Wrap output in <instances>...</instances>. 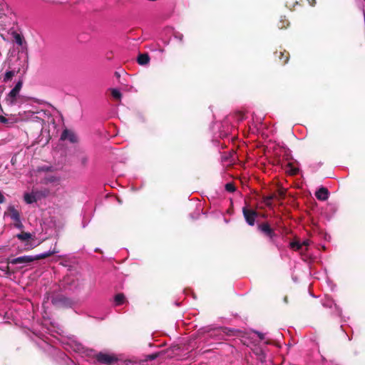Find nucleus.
<instances>
[{
	"instance_id": "5701e85b",
	"label": "nucleus",
	"mask_w": 365,
	"mask_h": 365,
	"mask_svg": "<svg viewBox=\"0 0 365 365\" xmlns=\"http://www.w3.org/2000/svg\"><path fill=\"white\" fill-rule=\"evenodd\" d=\"M111 95H112L113 98L116 100H120V98L122 97L121 93L118 89H115V88H113L111 90Z\"/></svg>"
},
{
	"instance_id": "0eeeda50",
	"label": "nucleus",
	"mask_w": 365,
	"mask_h": 365,
	"mask_svg": "<svg viewBox=\"0 0 365 365\" xmlns=\"http://www.w3.org/2000/svg\"><path fill=\"white\" fill-rule=\"evenodd\" d=\"M274 58L278 59L281 65H285L289 59V53L286 50H279L274 53Z\"/></svg>"
},
{
	"instance_id": "9d476101",
	"label": "nucleus",
	"mask_w": 365,
	"mask_h": 365,
	"mask_svg": "<svg viewBox=\"0 0 365 365\" xmlns=\"http://www.w3.org/2000/svg\"><path fill=\"white\" fill-rule=\"evenodd\" d=\"M19 93L17 91H15V90L12 89L7 96L6 97V103L9 106H13L16 103V97L19 95Z\"/></svg>"
},
{
	"instance_id": "4be33fe9",
	"label": "nucleus",
	"mask_w": 365,
	"mask_h": 365,
	"mask_svg": "<svg viewBox=\"0 0 365 365\" xmlns=\"http://www.w3.org/2000/svg\"><path fill=\"white\" fill-rule=\"evenodd\" d=\"M15 74H16V72L14 71H6L4 75V82H7V81L11 80V78L15 76Z\"/></svg>"
},
{
	"instance_id": "473e14b6",
	"label": "nucleus",
	"mask_w": 365,
	"mask_h": 365,
	"mask_svg": "<svg viewBox=\"0 0 365 365\" xmlns=\"http://www.w3.org/2000/svg\"><path fill=\"white\" fill-rule=\"evenodd\" d=\"M5 200H6L5 197L4 196V195L0 191V204L4 203L5 202Z\"/></svg>"
},
{
	"instance_id": "aec40b11",
	"label": "nucleus",
	"mask_w": 365,
	"mask_h": 365,
	"mask_svg": "<svg viewBox=\"0 0 365 365\" xmlns=\"http://www.w3.org/2000/svg\"><path fill=\"white\" fill-rule=\"evenodd\" d=\"M9 9L8 6L3 1L0 0V18L6 15V11Z\"/></svg>"
},
{
	"instance_id": "412c9836",
	"label": "nucleus",
	"mask_w": 365,
	"mask_h": 365,
	"mask_svg": "<svg viewBox=\"0 0 365 365\" xmlns=\"http://www.w3.org/2000/svg\"><path fill=\"white\" fill-rule=\"evenodd\" d=\"M79 162L83 168H86L88 165V157L85 154H82L79 157Z\"/></svg>"
},
{
	"instance_id": "39448f33",
	"label": "nucleus",
	"mask_w": 365,
	"mask_h": 365,
	"mask_svg": "<svg viewBox=\"0 0 365 365\" xmlns=\"http://www.w3.org/2000/svg\"><path fill=\"white\" fill-rule=\"evenodd\" d=\"M242 214L246 222L250 226H254L255 220L258 217L259 213L253 209L245 206L242 207Z\"/></svg>"
},
{
	"instance_id": "f8f14e48",
	"label": "nucleus",
	"mask_w": 365,
	"mask_h": 365,
	"mask_svg": "<svg viewBox=\"0 0 365 365\" xmlns=\"http://www.w3.org/2000/svg\"><path fill=\"white\" fill-rule=\"evenodd\" d=\"M150 56L148 53H140L137 58V62L141 66L147 65L150 62Z\"/></svg>"
},
{
	"instance_id": "393cba45",
	"label": "nucleus",
	"mask_w": 365,
	"mask_h": 365,
	"mask_svg": "<svg viewBox=\"0 0 365 365\" xmlns=\"http://www.w3.org/2000/svg\"><path fill=\"white\" fill-rule=\"evenodd\" d=\"M290 247L294 250H299L302 247V245L298 241L290 242Z\"/></svg>"
},
{
	"instance_id": "b1692460",
	"label": "nucleus",
	"mask_w": 365,
	"mask_h": 365,
	"mask_svg": "<svg viewBox=\"0 0 365 365\" xmlns=\"http://www.w3.org/2000/svg\"><path fill=\"white\" fill-rule=\"evenodd\" d=\"M225 190L229 192H233L236 190V187L233 182H228L225 186Z\"/></svg>"
},
{
	"instance_id": "58836bf2",
	"label": "nucleus",
	"mask_w": 365,
	"mask_h": 365,
	"mask_svg": "<svg viewBox=\"0 0 365 365\" xmlns=\"http://www.w3.org/2000/svg\"><path fill=\"white\" fill-rule=\"evenodd\" d=\"M365 1V0H364Z\"/></svg>"
},
{
	"instance_id": "f03ea898",
	"label": "nucleus",
	"mask_w": 365,
	"mask_h": 365,
	"mask_svg": "<svg viewBox=\"0 0 365 365\" xmlns=\"http://www.w3.org/2000/svg\"><path fill=\"white\" fill-rule=\"evenodd\" d=\"M51 301L56 308L70 307L72 305V300L61 294L52 295Z\"/></svg>"
},
{
	"instance_id": "bb28decb",
	"label": "nucleus",
	"mask_w": 365,
	"mask_h": 365,
	"mask_svg": "<svg viewBox=\"0 0 365 365\" xmlns=\"http://www.w3.org/2000/svg\"><path fill=\"white\" fill-rule=\"evenodd\" d=\"M36 194L39 195L40 196H42L43 197H46L48 196H49L50 195V191L49 190L45 188L43 189V190H41L39 192H37Z\"/></svg>"
},
{
	"instance_id": "4468645a",
	"label": "nucleus",
	"mask_w": 365,
	"mask_h": 365,
	"mask_svg": "<svg viewBox=\"0 0 365 365\" xmlns=\"http://www.w3.org/2000/svg\"><path fill=\"white\" fill-rule=\"evenodd\" d=\"M76 279L73 276H67L64 278V287H71L76 286Z\"/></svg>"
},
{
	"instance_id": "6ab92c4d",
	"label": "nucleus",
	"mask_w": 365,
	"mask_h": 365,
	"mask_svg": "<svg viewBox=\"0 0 365 365\" xmlns=\"http://www.w3.org/2000/svg\"><path fill=\"white\" fill-rule=\"evenodd\" d=\"M289 25V21L285 17H281L277 26L280 29H286Z\"/></svg>"
},
{
	"instance_id": "1a4fd4ad",
	"label": "nucleus",
	"mask_w": 365,
	"mask_h": 365,
	"mask_svg": "<svg viewBox=\"0 0 365 365\" xmlns=\"http://www.w3.org/2000/svg\"><path fill=\"white\" fill-rule=\"evenodd\" d=\"M315 196L319 200L325 201L329 197V191L327 188L322 187L315 192Z\"/></svg>"
},
{
	"instance_id": "a878e982",
	"label": "nucleus",
	"mask_w": 365,
	"mask_h": 365,
	"mask_svg": "<svg viewBox=\"0 0 365 365\" xmlns=\"http://www.w3.org/2000/svg\"><path fill=\"white\" fill-rule=\"evenodd\" d=\"M277 195V198L276 200H281V199H283L285 197V194H286V192L285 190H282V189H279L277 191V193H275Z\"/></svg>"
},
{
	"instance_id": "c85d7f7f",
	"label": "nucleus",
	"mask_w": 365,
	"mask_h": 365,
	"mask_svg": "<svg viewBox=\"0 0 365 365\" xmlns=\"http://www.w3.org/2000/svg\"><path fill=\"white\" fill-rule=\"evenodd\" d=\"M159 356V353H154L147 356V360H154Z\"/></svg>"
},
{
	"instance_id": "cd10ccee",
	"label": "nucleus",
	"mask_w": 365,
	"mask_h": 365,
	"mask_svg": "<svg viewBox=\"0 0 365 365\" xmlns=\"http://www.w3.org/2000/svg\"><path fill=\"white\" fill-rule=\"evenodd\" d=\"M22 86H23V81H19L13 89L15 90V91H17L18 93H19V91H21V89L22 88Z\"/></svg>"
},
{
	"instance_id": "4c0bfd02",
	"label": "nucleus",
	"mask_w": 365,
	"mask_h": 365,
	"mask_svg": "<svg viewBox=\"0 0 365 365\" xmlns=\"http://www.w3.org/2000/svg\"><path fill=\"white\" fill-rule=\"evenodd\" d=\"M115 75H116V76H119V75L117 72H115Z\"/></svg>"
},
{
	"instance_id": "dca6fc26",
	"label": "nucleus",
	"mask_w": 365,
	"mask_h": 365,
	"mask_svg": "<svg viewBox=\"0 0 365 365\" xmlns=\"http://www.w3.org/2000/svg\"><path fill=\"white\" fill-rule=\"evenodd\" d=\"M277 198V195L275 193L271 194L267 196L263 197V202L268 207L272 205V200Z\"/></svg>"
},
{
	"instance_id": "423d86ee",
	"label": "nucleus",
	"mask_w": 365,
	"mask_h": 365,
	"mask_svg": "<svg viewBox=\"0 0 365 365\" xmlns=\"http://www.w3.org/2000/svg\"><path fill=\"white\" fill-rule=\"evenodd\" d=\"M258 230L264 234L266 237H269L270 240H273L277 234L274 230L270 227L268 222H263L259 224L257 226Z\"/></svg>"
},
{
	"instance_id": "c756f323",
	"label": "nucleus",
	"mask_w": 365,
	"mask_h": 365,
	"mask_svg": "<svg viewBox=\"0 0 365 365\" xmlns=\"http://www.w3.org/2000/svg\"><path fill=\"white\" fill-rule=\"evenodd\" d=\"M14 226L19 229H22L24 227V225L22 222H21V220L19 219L18 221H15Z\"/></svg>"
},
{
	"instance_id": "ddd939ff",
	"label": "nucleus",
	"mask_w": 365,
	"mask_h": 365,
	"mask_svg": "<svg viewBox=\"0 0 365 365\" xmlns=\"http://www.w3.org/2000/svg\"><path fill=\"white\" fill-rule=\"evenodd\" d=\"M8 212H9V215L13 220L18 221L19 219H20L19 212L16 209H15L14 206H9L8 207Z\"/></svg>"
},
{
	"instance_id": "7ed1b4c3",
	"label": "nucleus",
	"mask_w": 365,
	"mask_h": 365,
	"mask_svg": "<svg viewBox=\"0 0 365 365\" xmlns=\"http://www.w3.org/2000/svg\"><path fill=\"white\" fill-rule=\"evenodd\" d=\"M16 237L20 241L25 243V248L24 249V250H29L36 247L34 243L35 235H33L29 232L22 231L21 233L17 234Z\"/></svg>"
},
{
	"instance_id": "c9c22d12",
	"label": "nucleus",
	"mask_w": 365,
	"mask_h": 365,
	"mask_svg": "<svg viewBox=\"0 0 365 365\" xmlns=\"http://www.w3.org/2000/svg\"><path fill=\"white\" fill-rule=\"evenodd\" d=\"M298 173V169L294 168L292 170L291 173L292 175H296Z\"/></svg>"
},
{
	"instance_id": "e433bc0d",
	"label": "nucleus",
	"mask_w": 365,
	"mask_h": 365,
	"mask_svg": "<svg viewBox=\"0 0 365 365\" xmlns=\"http://www.w3.org/2000/svg\"><path fill=\"white\" fill-rule=\"evenodd\" d=\"M6 269H7L8 271L9 270V266H7V267H6Z\"/></svg>"
},
{
	"instance_id": "f257e3e1",
	"label": "nucleus",
	"mask_w": 365,
	"mask_h": 365,
	"mask_svg": "<svg viewBox=\"0 0 365 365\" xmlns=\"http://www.w3.org/2000/svg\"><path fill=\"white\" fill-rule=\"evenodd\" d=\"M58 251L54 247L53 250H50L49 251L39 254L35 256L31 255H24L21 257H19L12 259H9L8 263L12 264H29L31 262H33L35 260H39L46 259L47 257H51V255L58 253Z\"/></svg>"
},
{
	"instance_id": "72a5a7b5",
	"label": "nucleus",
	"mask_w": 365,
	"mask_h": 365,
	"mask_svg": "<svg viewBox=\"0 0 365 365\" xmlns=\"http://www.w3.org/2000/svg\"><path fill=\"white\" fill-rule=\"evenodd\" d=\"M175 37L178 38L179 41L181 42L183 41V35L182 34H178L175 35Z\"/></svg>"
},
{
	"instance_id": "20e7f679",
	"label": "nucleus",
	"mask_w": 365,
	"mask_h": 365,
	"mask_svg": "<svg viewBox=\"0 0 365 365\" xmlns=\"http://www.w3.org/2000/svg\"><path fill=\"white\" fill-rule=\"evenodd\" d=\"M95 359L98 363L106 365H113L118 361L115 355L103 352L96 354Z\"/></svg>"
},
{
	"instance_id": "7c9ffc66",
	"label": "nucleus",
	"mask_w": 365,
	"mask_h": 365,
	"mask_svg": "<svg viewBox=\"0 0 365 365\" xmlns=\"http://www.w3.org/2000/svg\"><path fill=\"white\" fill-rule=\"evenodd\" d=\"M0 122L4 124H8L9 123V119L4 115H0Z\"/></svg>"
},
{
	"instance_id": "6e6552de",
	"label": "nucleus",
	"mask_w": 365,
	"mask_h": 365,
	"mask_svg": "<svg viewBox=\"0 0 365 365\" xmlns=\"http://www.w3.org/2000/svg\"><path fill=\"white\" fill-rule=\"evenodd\" d=\"M61 140H68L72 143H76L78 141V138L76 133L68 129H65L63 130L61 135Z\"/></svg>"
},
{
	"instance_id": "9b49d317",
	"label": "nucleus",
	"mask_w": 365,
	"mask_h": 365,
	"mask_svg": "<svg viewBox=\"0 0 365 365\" xmlns=\"http://www.w3.org/2000/svg\"><path fill=\"white\" fill-rule=\"evenodd\" d=\"M221 331L229 336H239L242 332L238 329H231L228 327H220Z\"/></svg>"
},
{
	"instance_id": "2eb2a0df",
	"label": "nucleus",
	"mask_w": 365,
	"mask_h": 365,
	"mask_svg": "<svg viewBox=\"0 0 365 365\" xmlns=\"http://www.w3.org/2000/svg\"><path fill=\"white\" fill-rule=\"evenodd\" d=\"M114 301L116 306H120L125 302V297L123 293H118L115 296Z\"/></svg>"
},
{
	"instance_id": "f3484780",
	"label": "nucleus",
	"mask_w": 365,
	"mask_h": 365,
	"mask_svg": "<svg viewBox=\"0 0 365 365\" xmlns=\"http://www.w3.org/2000/svg\"><path fill=\"white\" fill-rule=\"evenodd\" d=\"M14 39H15V42L19 45V46H23L24 43H26V41L24 40V38L22 35L16 33V32H14Z\"/></svg>"
},
{
	"instance_id": "2f4dec72",
	"label": "nucleus",
	"mask_w": 365,
	"mask_h": 365,
	"mask_svg": "<svg viewBox=\"0 0 365 365\" xmlns=\"http://www.w3.org/2000/svg\"><path fill=\"white\" fill-rule=\"evenodd\" d=\"M255 333L257 335V336H258L261 340H262V339H264V334H262V333H261V332H259V331H255Z\"/></svg>"
},
{
	"instance_id": "a211bd4d",
	"label": "nucleus",
	"mask_w": 365,
	"mask_h": 365,
	"mask_svg": "<svg viewBox=\"0 0 365 365\" xmlns=\"http://www.w3.org/2000/svg\"><path fill=\"white\" fill-rule=\"evenodd\" d=\"M24 200L27 204H31L37 201L36 196L33 194L26 193L24 195Z\"/></svg>"
},
{
	"instance_id": "f704fd0d",
	"label": "nucleus",
	"mask_w": 365,
	"mask_h": 365,
	"mask_svg": "<svg viewBox=\"0 0 365 365\" xmlns=\"http://www.w3.org/2000/svg\"><path fill=\"white\" fill-rule=\"evenodd\" d=\"M302 246L307 247L309 245V240H304L302 243H301Z\"/></svg>"
}]
</instances>
